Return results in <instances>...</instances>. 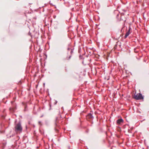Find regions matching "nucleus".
Here are the masks:
<instances>
[{"instance_id": "nucleus-1", "label": "nucleus", "mask_w": 149, "mask_h": 149, "mask_svg": "<svg viewBox=\"0 0 149 149\" xmlns=\"http://www.w3.org/2000/svg\"><path fill=\"white\" fill-rule=\"evenodd\" d=\"M15 129V131L16 132H22V128L21 126V123L20 121L16 125Z\"/></svg>"}, {"instance_id": "nucleus-2", "label": "nucleus", "mask_w": 149, "mask_h": 149, "mask_svg": "<svg viewBox=\"0 0 149 149\" xmlns=\"http://www.w3.org/2000/svg\"><path fill=\"white\" fill-rule=\"evenodd\" d=\"M59 123L60 122L59 121L58 118V117H56L55 120L54 128L55 131L57 132L59 130Z\"/></svg>"}, {"instance_id": "nucleus-3", "label": "nucleus", "mask_w": 149, "mask_h": 149, "mask_svg": "<svg viewBox=\"0 0 149 149\" xmlns=\"http://www.w3.org/2000/svg\"><path fill=\"white\" fill-rule=\"evenodd\" d=\"M133 98L136 100H141L143 98L142 94L141 93H139L136 95H135L133 97Z\"/></svg>"}, {"instance_id": "nucleus-4", "label": "nucleus", "mask_w": 149, "mask_h": 149, "mask_svg": "<svg viewBox=\"0 0 149 149\" xmlns=\"http://www.w3.org/2000/svg\"><path fill=\"white\" fill-rule=\"evenodd\" d=\"M53 26L55 29L57 30L59 28V23L57 21L54 22Z\"/></svg>"}, {"instance_id": "nucleus-5", "label": "nucleus", "mask_w": 149, "mask_h": 149, "mask_svg": "<svg viewBox=\"0 0 149 149\" xmlns=\"http://www.w3.org/2000/svg\"><path fill=\"white\" fill-rule=\"evenodd\" d=\"M86 117L87 119H93L94 118L93 116L91 113H88L87 115L86 116Z\"/></svg>"}, {"instance_id": "nucleus-6", "label": "nucleus", "mask_w": 149, "mask_h": 149, "mask_svg": "<svg viewBox=\"0 0 149 149\" xmlns=\"http://www.w3.org/2000/svg\"><path fill=\"white\" fill-rule=\"evenodd\" d=\"M123 120L122 118L118 119L117 120V123L118 125L120 124L121 123H123Z\"/></svg>"}, {"instance_id": "nucleus-7", "label": "nucleus", "mask_w": 149, "mask_h": 149, "mask_svg": "<svg viewBox=\"0 0 149 149\" xmlns=\"http://www.w3.org/2000/svg\"><path fill=\"white\" fill-rule=\"evenodd\" d=\"M130 33V32L127 31V32L126 33L125 36L124 38H127V36L129 35Z\"/></svg>"}, {"instance_id": "nucleus-8", "label": "nucleus", "mask_w": 149, "mask_h": 149, "mask_svg": "<svg viewBox=\"0 0 149 149\" xmlns=\"http://www.w3.org/2000/svg\"><path fill=\"white\" fill-rule=\"evenodd\" d=\"M16 109V107H10V111H15Z\"/></svg>"}, {"instance_id": "nucleus-9", "label": "nucleus", "mask_w": 149, "mask_h": 149, "mask_svg": "<svg viewBox=\"0 0 149 149\" xmlns=\"http://www.w3.org/2000/svg\"><path fill=\"white\" fill-rule=\"evenodd\" d=\"M112 38H113L114 40H118L119 38V37L118 38H115V37H112Z\"/></svg>"}, {"instance_id": "nucleus-10", "label": "nucleus", "mask_w": 149, "mask_h": 149, "mask_svg": "<svg viewBox=\"0 0 149 149\" xmlns=\"http://www.w3.org/2000/svg\"><path fill=\"white\" fill-rule=\"evenodd\" d=\"M132 29L131 27L130 26H129V29L128 31H129L130 32V31Z\"/></svg>"}, {"instance_id": "nucleus-11", "label": "nucleus", "mask_w": 149, "mask_h": 149, "mask_svg": "<svg viewBox=\"0 0 149 149\" xmlns=\"http://www.w3.org/2000/svg\"><path fill=\"white\" fill-rule=\"evenodd\" d=\"M79 58L80 59H82L83 58V56H81V55H80L79 56Z\"/></svg>"}, {"instance_id": "nucleus-12", "label": "nucleus", "mask_w": 149, "mask_h": 149, "mask_svg": "<svg viewBox=\"0 0 149 149\" xmlns=\"http://www.w3.org/2000/svg\"><path fill=\"white\" fill-rule=\"evenodd\" d=\"M57 101H56V100H55V102H54V104L55 105H56V104H57Z\"/></svg>"}, {"instance_id": "nucleus-13", "label": "nucleus", "mask_w": 149, "mask_h": 149, "mask_svg": "<svg viewBox=\"0 0 149 149\" xmlns=\"http://www.w3.org/2000/svg\"><path fill=\"white\" fill-rule=\"evenodd\" d=\"M71 56V55L68 58V60H69Z\"/></svg>"}, {"instance_id": "nucleus-14", "label": "nucleus", "mask_w": 149, "mask_h": 149, "mask_svg": "<svg viewBox=\"0 0 149 149\" xmlns=\"http://www.w3.org/2000/svg\"><path fill=\"white\" fill-rule=\"evenodd\" d=\"M31 33L30 32H29V33H28V35H29V36H30V35H31Z\"/></svg>"}, {"instance_id": "nucleus-15", "label": "nucleus", "mask_w": 149, "mask_h": 149, "mask_svg": "<svg viewBox=\"0 0 149 149\" xmlns=\"http://www.w3.org/2000/svg\"><path fill=\"white\" fill-rule=\"evenodd\" d=\"M73 50H72V49H71V52H70V53H73Z\"/></svg>"}, {"instance_id": "nucleus-16", "label": "nucleus", "mask_w": 149, "mask_h": 149, "mask_svg": "<svg viewBox=\"0 0 149 149\" xmlns=\"http://www.w3.org/2000/svg\"><path fill=\"white\" fill-rule=\"evenodd\" d=\"M68 149H72L71 148L70 146L68 147Z\"/></svg>"}, {"instance_id": "nucleus-17", "label": "nucleus", "mask_w": 149, "mask_h": 149, "mask_svg": "<svg viewBox=\"0 0 149 149\" xmlns=\"http://www.w3.org/2000/svg\"><path fill=\"white\" fill-rule=\"evenodd\" d=\"M49 3H50V4L51 5H52V6H54V5H53L52 4V3H50V2H49Z\"/></svg>"}, {"instance_id": "nucleus-18", "label": "nucleus", "mask_w": 149, "mask_h": 149, "mask_svg": "<svg viewBox=\"0 0 149 149\" xmlns=\"http://www.w3.org/2000/svg\"><path fill=\"white\" fill-rule=\"evenodd\" d=\"M70 49L69 47L68 48V49H67L68 50V51L70 50Z\"/></svg>"}, {"instance_id": "nucleus-19", "label": "nucleus", "mask_w": 149, "mask_h": 149, "mask_svg": "<svg viewBox=\"0 0 149 149\" xmlns=\"http://www.w3.org/2000/svg\"><path fill=\"white\" fill-rule=\"evenodd\" d=\"M128 132H131V131L130 130H128Z\"/></svg>"}, {"instance_id": "nucleus-20", "label": "nucleus", "mask_w": 149, "mask_h": 149, "mask_svg": "<svg viewBox=\"0 0 149 149\" xmlns=\"http://www.w3.org/2000/svg\"><path fill=\"white\" fill-rule=\"evenodd\" d=\"M56 15L54 16V18H55L56 17Z\"/></svg>"}, {"instance_id": "nucleus-21", "label": "nucleus", "mask_w": 149, "mask_h": 149, "mask_svg": "<svg viewBox=\"0 0 149 149\" xmlns=\"http://www.w3.org/2000/svg\"><path fill=\"white\" fill-rule=\"evenodd\" d=\"M119 14H117V16H116V17H118L119 16Z\"/></svg>"}, {"instance_id": "nucleus-22", "label": "nucleus", "mask_w": 149, "mask_h": 149, "mask_svg": "<svg viewBox=\"0 0 149 149\" xmlns=\"http://www.w3.org/2000/svg\"><path fill=\"white\" fill-rule=\"evenodd\" d=\"M26 107H25V109H24V111H26Z\"/></svg>"}, {"instance_id": "nucleus-23", "label": "nucleus", "mask_w": 149, "mask_h": 149, "mask_svg": "<svg viewBox=\"0 0 149 149\" xmlns=\"http://www.w3.org/2000/svg\"><path fill=\"white\" fill-rule=\"evenodd\" d=\"M83 74L84 75H85V74L84 73H84H83Z\"/></svg>"}, {"instance_id": "nucleus-24", "label": "nucleus", "mask_w": 149, "mask_h": 149, "mask_svg": "<svg viewBox=\"0 0 149 149\" xmlns=\"http://www.w3.org/2000/svg\"><path fill=\"white\" fill-rule=\"evenodd\" d=\"M121 15H124V14L123 13H121Z\"/></svg>"}, {"instance_id": "nucleus-25", "label": "nucleus", "mask_w": 149, "mask_h": 149, "mask_svg": "<svg viewBox=\"0 0 149 149\" xmlns=\"http://www.w3.org/2000/svg\"><path fill=\"white\" fill-rule=\"evenodd\" d=\"M73 10H74V8H73L72 9V10L73 11Z\"/></svg>"}, {"instance_id": "nucleus-26", "label": "nucleus", "mask_w": 149, "mask_h": 149, "mask_svg": "<svg viewBox=\"0 0 149 149\" xmlns=\"http://www.w3.org/2000/svg\"><path fill=\"white\" fill-rule=\"evenodd\" d=\"M11 103H12V104L13 103V102H11Z\"/></svg>"}, {"instance_id": "nucleus-27", "label": "nucleus", "mask_w": 149, "mask_h": 149, "mask_svg": "<svg viewBox=\"0 0 149 149\" xmlns=\"http://www.w3.org/2000/svg\"><path fill=\"white\" fill-rule=\"evenodd\" d=\"M120 19H121V20H122L121 17ZM122 20H123V19H122Z\"/></svg>"}, {"instance_id": "nucleus-28", "label": "nucleus", "mask_w": 149, "mask_h": 149, "mask_svg": "<svg viewBox=\"0 0 149 149\" xmlns=\"http://www.w3.org/2000/svg\"><path fill=\"white\" fill-rule=\"evenodd\" d=\"M126 21V20H124V22H125Z\"/></svg>"}, {"instance_id": "nucleus-29", "label": "nucleus", "mask_w": 149, "mask_h": 149, "mask_svg": "<svg viewBox=\"0 0 149 149\" xmlns=\"http://www.w3.org/2000/svg\"><path fill=\"white\" fill-rule=\"evenodd\" d=\"M44 84V86H45V83H44V84Z\"/></svg>"}, {"instance_id": "nucleus-30", "label": "nucleus", "mask_w": 149, "mask_h": 149, "mask_svg": "<svg viewBox=\"0 0 149 149\" xmlns=\"http://www.w3.org/2000/svg\"><path fill=\"white\" fill-rule=\"evenodd\" d=\"M40 122H40V121H39V123H40Z\"/></svg>"}, {"instance_id": "nucleus-31", "label": "nucleus", "mask_w": 149, "mask_h": 149, "mask_svg": "<svg viewBox=\"0 0 149 149\" xmlns=\"http://www.w3.org/2000/svg\"><path fill=\"white\" fill-rule=\"evenodd\" d=\"M111 149H112V148H111Z\"/></svg>"}]
</instances>
